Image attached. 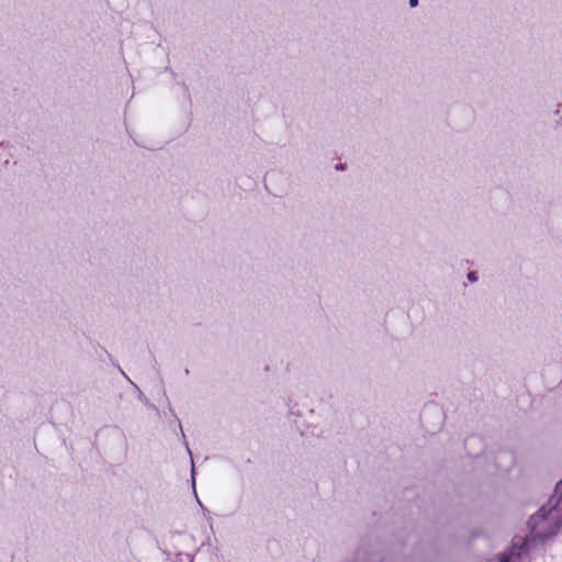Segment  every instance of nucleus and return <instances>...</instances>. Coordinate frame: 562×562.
<instances>
[{"label":"nucleus","instance_id":"obj_6","mask_svg":"<svg viewBox=\"0 0 562 562\" xmlns=\"http://www.w3.org/2000/svg\"><path fill=\"white\" fill-rule=\"evenodd\" d=\"M336 168H337V169H341V170H344V169H345V166H344V165H337V166H336Z\"/></svg>","mask_w":562,"mask_h":562},{"label":"nucleus","instance_id":"obj_4","mask_svg":"<svg viewBox=\"0 0 562 562\" xmlns=\"http://www.w3.org/2000/svg\"><path fill=\"white\" fill-rule=\"evenodd\" d=\"M468 279H469L471 282L476 281V280H477V278H476L475 272H470V273L468 274Z\"/></svg>","mask_w":562,"mask_h":562},{"label":"nucleus","instance_id":"obj_1","mask_svg":"<svg viewBox=\"0 0 562 562\" xmlns=\"http://www.w3.org/2000/svg\"><path fill=\"white\" fill-rule=\"evenodd\" d=\"M529 525L535 538L544 540L554 536L562 527V496L554 493L548 505L530 517Z\"/></svg>","mask_w":562,"mask_h":562},{"label":"nucleus","instance_id":"obj_5","mask_svg":"<svg viewBox=\"0 0 562 562\" xmlns=\"http://www.w3.org/2000/svg\"><path fill=\"white\" fill-rule=\"evenodd\" d=\"M418 4V0H409V5L412 8L416 7Z\"/></svg>","mask_w":562,"mask_h":562},{"label":"nucleus","instance_id":"obj_2","mask_svg":"<svg viewBox=\"0 0 562 562\" xmlns=\"http://www.w3.org/2000/svg\"><path fill=\"white\" fill-rule=\"evenodd\" d=\"M526 540L521 541L520 544L513 542L510 551L499 555V562H517L526 551Z\"/></svg>","mask_w":562,"mask_h":562},{"label":"nucleus","instance_id":"obj_3","mask_svg":"<svg viewBox=\"0 0 562 562\" xmlns=\"http://www.w3.org/2000/svg\"><path fill=\"white\" fill-rule=\"evenodd\" d=\"M554 492L557 495L562 496V480L557 484Z\"/></svg>","mask_w":562,"mask_h":562}]
</instances>
